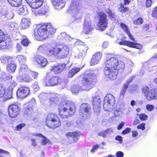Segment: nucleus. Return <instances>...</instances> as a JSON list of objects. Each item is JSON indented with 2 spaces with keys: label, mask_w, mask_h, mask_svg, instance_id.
I'll use <instances>...</instances> for the list:
<instances>
[{
  "label": "nucleus",
  "mask_w": 157,
  "mask_h": 157,
  "mask_svg": "<svg viewBox=\"0 0 157 157\" xmlns=\"http://www.w3.org/2000/svg\"><path fill=\"white\" fill-rule=\"evenodd\" d=\"M122 137L121 136H116L115 137V140H118L119 141L120 144H122L123 142L122 141Z\"/></svg>",
  "instance_id": "0e129e2a"
},
{
  "label": "nucleus",
  "mask_w": 157,
  "mask_h": 157,
  "mask_svg": "<svg viewBox=\"0 0 157 157\" xmlns=\"http://www.w3.org/2000/svg\"><path fill=\"white\" fill-rule=\"evenodd\" d=\"M124 155V153L120 151H118L116 154V155L117 157H123Z\"/></svg>",
  "instance_id": "680f3d73"
},
{
  "label": "nucleus",
  "mask_w": 157,
  "mask_h": 157,
  "mask_svg": "<svg viewBox=\"0 0 157 157\" xmlns=\"http://www.w3.org/2000/svg\"><path fill=\"white\" fill-rule=\"evenodd\" d=\"M99 20L98 24V29L104 31L108 25L107 19L106 14L103 12H100L99 14Z\"/></svg>",
  "instance_id": "9b49d317"
},
{
  "label": "nucleus",
  "mask_w": 157,
  "mask_h": 157,
  "mask_svg": "<svg viewBox=\"0 0 157 157\" xmlns=\"http://www.w3.org/2000/svg\"><path fill=\"white\" fill-rule=\"evenodd\" d=\"M125 124V123L123 121L121 122L118 126L117 127V129L118 130L121 129L123 127Z\"/></svg>",
  "instance_id": "774afa93"
},
{
  "label": "nucleus",
  "mask_w": 157,
  "mask_h": 157,
  "mask_svg": "<svg viewBox=\"0 0 157 157\" xmlns=\"http://www.w3.org/2000/svg\"><path fill=\"white\" fill-rule=\"evenodd\" d=\"M142 91L147 100L151 101L157 99V89H152L150 90L148 86H146L143 88Z\"/></svg>",
  "instance_id": "1a4fd4ad"
},
{
  "label": "nucleus",
  "mask_w": 157,
  "mask_h": 157,
  "mask_svg": "<svg viewBox=\"0 0 157 157\" xmlns=\"http://www.w3.org/2000/svg\"><path fill=\"white\" fill-rule=\"evenodd\" d=\"M81 133L79 132H70L67 133L66 136H70L72 138L74 142H76L78 140V136L80 135Z\"/></svg>",
  "instance_id": "bb28decb"
},
{
  "label": "nucleus",
  "mask_w": 157,
  "mask_h": 157,
  "mask_svg": "<svg viewBox=\"0 0 157 157\" xmlns=\"http://www.w3.org/2000/svg\"><path fill=\"white\" fill-rule=\"evenodd\" d=\"M12 59L11 57L8 56H2L0 59V62L3 64H5L10 61Z\"/></svg>",
  "instance_id": "58836bf2"
},
{
  "label": "nucleus",
  "mask_w": 157,
  "mask_h": 157,
  "mask_svg": "<svg viewBox=\"0 0 157 157\" xmlns=\"http://www.w3.org/2000/svg\"><path fill=\"white\" fill-rule=\"evenodd\" d=\"M79 115L84 119L90 118L91 114V109L89 104L84 103L81 105L79 109Z\"/></svg>",
  "instance_id": "6e6552de"
},
{
  "label": "nucleus",
  "mask_w": 157,
  "mask_h": 157,
  "mask_svg": "<svg viewBox=\"0 0 157 157\" xmlns=\"http://www.w3.org/2000/svg\"><path fill=\"white\" fill-rule=\"evenodd\" d=\"M16 48L17 51L19 52L21 51L22 49V46L21 44L17 43Z\"/></svg>",
  "instance_id": "338daca9"
},
{
  "label": "nucleus",
  "mask_w": 157,
  "mask_h": 157,
  "mask_svg": "<svg viewBox=\"0 0 157 157\" xmlns=\"http://www.w3.org/2000/svg\"><path fill=\"white\" fill-rule=\"evenodd\" d=\"M119 39H117L116 41L117 43H118L120 45H125L129 47H130V44L132 43H131V41L125 40H123L121 41H119Z\"/></svg>",
  "instance_id": "ea45409f"
},
{
  "label": "nucleus",
  "mask_w": 157,
  "mask_h": 157,
  "mask_svg": "<svg viewBox=\"0 0 157 157\" xmlns=\"http://www.w3.org/2000/svg\"><path fill=\"white\" fill-rule=\"evenodd\" d=\"M143 22V20L141 18H139L134 21V24L135 25H140Z\"/></svg>",
  "instance_id": "6e6d98bb"
},
{
  "label": "nucleus",
  "mask_w": 157,
  "mask_h": 157,
  "mask_svg": "<svg viewBox=\"0 0 157 157\" xmlns=\"http://www.w3.org/2000/svg\"><path fill=\"white\" fill-rule=\"evenodd\" d=\"M29 70L26 65L25 64L21 65L19 70V74H21L25 72L26 71L28 72Z\"/></svg>",
  "instance_id": "a19ab883"
},
{
  "label": "nucleus",
  "mask_w": 157,
  "mask_h": 157,
  "mask_svg": "<svg viewBox=\"0 0 157 157\" xmlns=\"http://www.w3.org/2000/svg\"><path fill=\"white\" fill-rule=\"evenodd\" d=\"M32 14L34 16H47L49 14L48 10H31Z\"/></svg>",
  "instance_id": "cd10ccee"
},
{
  "label": "nucleus",
  "mask_w": 157,
  "mask_h": 157,
  "mask_svg": "<svg viewBox=\"0 0 157 157\" xmlns=\"http://www.w3.org/2000/svg\"><path fill=\"white\" fill-rule=\"evenodd\" d=\"M28 73L29 74L31 75L34 79H36L37 78L38 75L37 72L29 70Z\"/></svg>",
  "instance_id": "a18cd8bd"
},
{
  "label": "nucleus",
  "mask_w": 157,
  "mask_h": 157,
  "mask_svg": "<svg viewBox=\"0 0 157 157\" xmlns=\"http://www.w3.org/2000/svg\"><path fill=\"white\" fill-rule=\"evenodd\" d=\"M146 108L148 111H151L154 109V107L152 105L147 104L146 105Z\"/></svg>",
  "instance_id": "052dcab7"
},
{
  "label": "nucleus",
  "mask_w": 157,
  "mask_h": 157,
  "mask_svg": "<svg viewBox=\"0 0 157 157\" xmlns=\"http://www.w3.org/2000/svg\"><path fill=\"white\" fill-rule=\"evenodd\" d=\"M98 135L100 136H102L103 137L105 138L106 137L107 135L105 131L99 132Z\"/></svg>",
  "instance_id": "e2e57ef3"
},
{
  "label": "nucleus",
  "mask_w": 157,
  "mask_h": 157,
  "mask_svg": "<svg viewBox=\"0 0 157 157\" xmlns=\"http://www.w3.org/2000/svg\"><path fill=\"white\" fill-rule=\"evenodd\" d=\"M29 90L28 87L23 86L20 88L17 91V98L22 99L25 98L29 94Z\"/></svg>",
  "instance_id": "4468645a"
},
{
  "label": "nucleus",
  "mask_w": 157,
  "mask_h": 157,
  "mask_svg": "<svg viewBox=\"0 0 157 157\" xmlns=\"http://www.w3.org/2000/svg\"><path fill=\"white\" fill-rule=\"evenodd\" d=\"M4 11L3 13H4V15L7 18L9 19H12L14 16V13L12 10H9V11L6 10H3Z\"/></svg>",
  "instance_id": "e433bc0d"
},
{
  "label": "nucleus",
  "mask_w": 157,
  "mask_h": 157,
  "mask_svg": "<svg viewBox=\"0 0 157 157\" xmlns=\"http://www.w3.org/2000/svg\"><path fill=\"white\" fill-rule=\"evenodd\" d=\"M146 1V5L147 7L151 6L152 5V0H145Z\"/></svg>",
  "instance_id": "69168bd1"
},
{
  "label": "nucleus",
  "mask_w": 157,
  "mask_h": 157,
  "mask_svg": "<svg viewBox=\"0 0 157 157\" xmlns=\"http://www.w3.org/2000/svg\"><path fill=\"white\" fill-rule=\"evenodd\" d=\"M8 78V77L7 76V75L5 72H2L0 74V79L5 80Z\"/></svg>",
  "instance_id": "864d4df0"
},
{
  "label": "nucleus",
  "mask_w": 157,
  "mask_h": 157,
  "mask_svg": "<svg viewBox=\"0 0 157 157\" xmlns=\"http://www.w3.org/2000/svg\"><path fill=\"white\" fill-rule=\"evenodd\" d=\"M122 114V112L121 109H117L114 114V116L116 117L120 116Z\"/></svg>",
  "instance_id": "603ef678"
},
{
  "label": "nucleus",
  "mask_w": 157,
  "mask_h": 157,
  "mask_svg": "<svg viewBox=\"0 0 157 157\" xmlns=\"http://www.w3.org/2000/svg\"><path fill=\"white\" fill-rule=\"evenodd\" d=\"M58 109L60 117L62 118H66L75 113L76 107L74 103L66 100L59 104Z\"/></svg>",
  "instance_id": "20e7f679"
},
{
  "label": "nucleus",
  "mask_w": 157,
  "mask_h": 157,
  "mask_svg": "<svg viewBox=\"0 0 157 157\" xmlns=\"http://www.w3.org/2000/svg\"><path fill=\"white\" fill-rule=\"evenodd\" d=\"M8 111L10 117L11 118H14L19 114L20 109L17 105L13 104L9 106Z\"/></svg>",
  "instance_id": "ddd939ff"
},
{
  "label": "nucleus",
  "mask_w": 157,
  "mask_h": 157,
  "mask_svg": "<svg viewBox=\"0 0 157 157\" xmlns=\"http://www.w3.org/2000/svg\"><path fill=\"white\" fill-rule=\"evenodd\" d=\"M124 2H122L121 4L120 10H128L127 6L131 2V0H123Z\"/></svg>",
  "instance_id": "4c0bfd02"
},
{
  "label": "nucleus",
  "mask_w": 157,
  "mask_h": 157,
  "mask_svg": "<svg viewBox=\"0 0 157 157\" xmlns=\"http://www.w3.org/2000/svg\"><path fill=\"white\" fill-rule=\"evenodd\" d=\"M80 70L79 68L75 67L71 70L68 74L69 78L72 77L78 73Z\"/></svg>",
  "instance_id": "c756f323"
},
{
  "label": "nucleus",
  "mask_w": 157,
  "mask_h": 157,
  "mask_svg": "<svg viewBox=\"0 0 157 157\" xmlns=\"http://www.w3.org/2000/svg\"><path fill=\"white\" fill-rule=\"evenodd\" d=\"M21 79H19V80L22 82L29 83L33 80V79L27 74L25 75L24 77H22Z\"/></svg>",
  "instance_id": "c9c22d12"
},
{
  "label": "nucleus",
  "mask_w": 157,
  "mask_h": 157,
  "mask_svg": "<svg viewBox=\"0 0 157 157\" xmlns=\"http://www.w3.org/2000/svg\"><path fill=\"white\" fill-rule=\"evenodd\" d=\"M47 94L44 92L41 93L39 95V97L40 99V101H42L43 99H45Z\"/></svg>",
  "instance_id": "3c124183"
},
{
  "label": "nucleus",
  "mask_w": 157,
  "mask_h": 157,
  "mask_svg": "<svg viewBox=\"0 0 157 157\" xmlns=\"http://www.w3.org/2000/svg\"><path fill=\"white\" fill-rule=\"evenodd\" d=\"M6 25L11 30H16L17 28L14 24L12 22H7Z\"/></svg>",
  "instance_id": "37998d69"
},
{
  "label": "nucleus",
  "mask_w": 157,
  "mask_h": 157,
  "mask_svg": "<svg viewBox=\"0 0 157 157\" xmlns=\"http://www.w3.org/2000/svg\"><path fill=\"white\" fill-rule=\"evenodd\" d=\"M135 78V76L134 75H133L130 76L127 80V81L125 82L124 85L123 89L120 92V94L121 95L123 96L124 95L125 93L126 92L127 88H128L129 84Z\"/></svg>",
  "instance_id": "a878e982"
},
{
  "label": "nucleus",
  "mask_w": 157,
  "mask_h": 157,
  "mask_svg": "<svg viewBox=\"0 0 157 157\" xmlns=\"http://www.w3.org/2000/svg\"><path fill=\"white\" fill-rule=\"evenodd\" d=\"M28 5L32 9H37L40 7L42 4V2H40V3L37 2H30L29 3H27Z\"/></svg>",
  "instance_id": "72a5a7b5"
},
{
  "label": "nucleus",
  "mask_w": 157,
  "mask_h": 157,
  "mask_svg": "<svg viewBox=\"0 0 157 157\" xmlns=\"http://www.w3.org/2000/svg\"><path fill=\"white\" fill-rule=\"evenodd\" d=\"M16 59L19 61V63L21 65L25 64L26 61V57L22 55H20L17 56Z\"/></svg>",
  "instance_id": "7c9ffc66"
},
{
  "label": "nucleus",
  "mask_w": 157,
  "mask_h": 157,
  "mask_svg": "<svg viewBox=\"0 0 157 157\" xmlns=\"http://www.w3.org/2000/svg\"><path fill=\"white\" fill-rule=\"evenodd\" d=\"M109 13V17L110 19H111L113 21H115V15L112 12V10H108L107 12Z\"/></svg>",
  "instance_id": "09e8293b"
},
{
  "label": "nucleus",
  "mask_w": 157,
  "mask_h": 157,
  "mask_svg": "<svg viewBox=\"0 0 157 157\" xmlns=\"http://www.w3.org/2000/svg\"><path fill=\"white\" fill-rule=\"evenodd\" d=\"M45 121L47 126L52 129L59 127L61 124L59 118L57 115L54 113H49Z\"/></svg>",
  "instance_id": "423d86ee"
},
{
  "label": "nucleus",
  "mask_w": 157,
  "mask_h": 157,
  "mask_svg": "<svg viewBox=\"0 0 157 157\" xmlns=\"http://www.w3.org/2000/svg\"><path fill=\"white\" fill-rule=\"evenodd\" d=\"M96 76L92 73L86 74L84 75L82 81V84H76L71 89L73 93H77L80 90H89L93 86V82Z\"/></svg>",
  "instance_id": "f03ea898"
},
{
  "label": "nucleus",
  "mask_w": 157,
  "mask_h": 157,
  "mask_svg": "<svg viewBox=\"0 0 157 157\" xmlns=\"http://www.w3.org/2000/svg\"><path fill=\"white\" fill-rule=\"evenodd\" d=\"M115 98L113 94H107L104 98L103 108L105 111H112L115 107Z\"/></svg>",
  "instance_id": "0eeeda50"
},
{
  "label": "nucleus",
  "mask_w": 157,
  "mask_h": 157,
  "mask_svg": "<svg viewBox=\"0 0 157 157\" xmlns=\"http://www.w3.org/2000/svg\"><path fill=\"white\" fill-rule=\"evenodd\" d=\"M121 26L125 33L128 35L130 39L133 41V42L131 41L132 43L130 44V47L135 48L139 49H141L142 48V46L141 44L134 42H136V40L130 33L127 26L125 24L122 23H121Z\"/></svg>",
  "instance_id": "9d476101"
},
{
  "label": "nucleus",
  "mask_w": 157,
  "mask_h": 157,
  "mask_svg": "<svg viewBox=\"0 0 157 157\" xmlns=\"http://www.w3.org/2000/svg\"><path fill=\"white\" fill-rule=\"evenodd\" d=\"M30 43L29 40L27 38L26 36H23L21 40V43L24 46H27Z\"/></svg>",
  "instance_id": "79ce46f5"
},
{
  "label": "nucleus",
  "mask_w": 157,
  "mask_h": 157,
  "mask_svg": "<svg viewBox=\"0 0 157 157\" xmlns=\"http://www.w3.org/2000/svg\"><path fill=\"white\" fill-rule=\"evenodd\" d=\"M56 29L51 25L50 23H44L34 31L36 38L38 40H42L48 36L54 34Z\"/></svg>",
  "instance_id": "7ed1b4c3"
},
{
  "label": "nucleus",
  "mask_w": 157,
  "mask_h": 157,
  "mask_svg": "<svg viewBox=\"0 0 157 157\" xmlns=\"http://www.w3.org/2000/svg\"><path fill=\"white\" fill-rule=\"evenodd\" d=\"M13 89V87L12 86H9L8 87L6 91L5 92V98L6 99H10L12 97Z\"/></svg>",
  "instance_id": "c85d7f7f"
},
{
  "label": "nucleus",
  "mask_w": 157,
  "mask_h": 157,
  "mask_svg": "<svg viewBox=\"0 0 157 157\" xmlns=\"http://www.w3.org/2000/svg\"><path fill=\"white\" fill-rule=\"evenodd\" d=\"M9 3L12 6L17 7L21 4L22 0H7Z\"/></svg>",
  "instance_id": "f704fd0d"
},
{
  "label": "nucleus",
  "mask_w": 157,
  "mask_h": 157,
  "mask_svg": "<svg viewBox=\"0 0 157 157\" xmlns=\"http://www.w3.org/2000/svg\"><path fill=\"white\" fill-rule=\"evenodd\" d=\"M53 49L50 52L52 56H53L59 58L66 57L69 53V49L65 45H57L53 46Z\"/></svg>",
  "instance_id": "39448f33"
},
{
  "label": "nucleus",
  "mask_w": 157,
  "mask_h": 157,
  "mask_svg": "<svg viewBox=\"0 0 157 157\" xmlns=\"http://www.w3.org/2000/svg\"><path fill=\"white\" fill-rule=\"evenodd\" d=\"M131 131V129L129 128H126L122 132V133L125 135L127 133H129Z\"/></svg>",
  "instance_id": "4d7b16f0"
},
{
  "label": "nucleus",
  "mask_w": 157,
  "mask_h": 157,
  "mask_svg": "<svg viewBox=\"0 0 157 157\" xmlns=\"http://www.w3.org/2000/svg\"><path fill=\"white\" fill-rule=\"evenodd\" d=\"M67 64L62 63L58 66H54L51 67L50 70L53 71L55 74L61 72L66 67Z\"/></svg>",
  "instance_id": "4be33fe9"
},
{
  "label": "nucleus",
  "mask_w": 157,
  "mask_h": 157,
  "mask_svg": "<svg viewBox=\"0 0 157 157\" xmlns=\"http://www.w3.org/2000/svg\"><path fill=\"white\" fill-rule=\"evenodd\" d=\"M105 67L104 72L105 76L109 79L114 80L118 74V71L121 68H124V65L122 61L119 62L117 59L112 57L105 62Z\"/></svg>",
  "instance_id": "f257e3e1"
},
{
  "label": "nucleus",
  "mask_w": 157,
  "mask_h": 157,
  "mask_svg": "<svg viewBox=\"0 0 157 157\" xmlns=\"http://www.w3.org/2000/svg\"><path fill=\"white\" fill-rule=\"evenodd\" d=\"M62 80L59 77L53 76L48 80V82L46 83V86H55L59 85L62 82Z\"/></svg>",
  "instance_id": "f3484780"
},
{
  "label": "nucleus",
  "mask_w": 157,
  "mask_h": 157,
  "mask_svg": "<svg viewBox=\"0 0 157 157\" xmlns=\"http://www.w3.org/2000/svg\"><path fill=\"white\" fill-rule=\"evenodd\" d=\"M137 115L139 116L140 119L141 121H145L147 119V116L144 113L137 114Z\"/></svg>",
  "instance_id": "49530a36"
},
{
  "label": "nucleus",
  "mask_w": 157,
  "mask_h": 157,
  "mask_svg": "<svg viewBox=\"0 0 157 157\" xmlns=\"http://www.w3.org/2000/svg\"><path fill=\"white\" fill-rule=\"evenodd\" d=\"M16 68V65L13 63L8 64L6 65V70L9 72H14Z\"/></svg>",
  "instance_id": "2f4dec72"
},
{
  "label": "nucleus",
  "mask_w": 157,
  "mask_h": 157,
  "mask_svg": "<svg viewBox=\"0 0 157 157\" xmlns=\"http://www.w3.org/2000/svg\"><path fill=\"white\" fill-rule=\"evenodd\" d=\"M25 125V124L24 123L20 124L16 126V129L17 130H20Z\"/></svg>",
  "instance_id": "13d9d810"
},
{
  "label": "nucleus",
  "mask_w": 157,
  "mask_h": 157,
  "mask_svg": "<svg viewBox=\"0 0 157 157\" xmlns=\"http://www.w3.org/2000/svg\"><path fill=\"white\" fill-rule=\"evenodd\" d=\"M31 24V20L29 18H23L22 19L21 23V27L22 29H25L29 28Z\"/></svg>",
  "instance_id": "5701e85b"
},
{
  "label": "nucleus",
  "mask_w": 157,
  "mask_h": 157,
  "mask_svg": "<svg viewBox=\"0 0 157 157\" xmlns=\"http://www.w3.org/2000/svg\"><path fill=\"white\" fill-rule=\"evenodd\" d=\"M86 53L79 51V52L78 55L75 56V58L76 59H82L84 56L85 55Z\"/></svg>",
  "instance_id": "de8ad7c7"
},
{
  "label": "nucleus",
  "mask_w": 157,
  "mask_h": 157,
  "mask_svg": "<svg viewBox=\"0 0 157 157\" xmlns=\"http://www.w3.org/2000/svg\"><path fill=\"white\" fill-rule=\"evenodd\" d=\"M58 40L63 41H70L73 40V39L70 36L67 34L65 32L62 33L57 37Z\"/></svg>",
  "instance_id": "b1692460"
},
{
  "label": "nucleus",
  "mask_w": 157,
  "mask_h": 157,
  "mask_svg": "<svg viewBox=\"0 0 157 157\" xmlns=\"http://www.w3.org/2000/svg\"><path fill=\"white\" fill-rule=\"evenodd\" d=\"M63 0H51L52 3L55 9L61 10L64 7V4L61 3Z\"/></svg>",
  "instance_id": "393cba45"
},
{
  "label": "nucleus",
  "mask_w": 157,
  "mask_h": 157,
  "mask_svg": "<svg viewBox=\"0 0 157 157\" xmlns=\"http://www.w3.org/2000/svg\"><path fill=\"white\" fill-rule=\"evenodd\" d=\"M34 60L42 67H45L48 63L47 60L45 58L39 55L35 56Z\"/></svg>",
  "instance_id": "6ab92c4d"
},
{
  "label": "nucleus",
  "mask_w": 157,
  "mask_h": 157,
  "mask_svg": "<svg viewBox=\"0 0 157 157\" xmlns=\"http://www.w3.org/2000/svg\"><path fill=\"white\" fill-rule=\"evenodd\" d=\"M36 101L35 99L32 98L28 103L25 104V107L23 109L24 113L25 114L29 116L33 112V107L35 105Z\"/></svg>",
  "instance_id": "f8f14e48"
},
{
  "label": "nucleus",
  "mask_w": 157,
  "mask_h": 157,
  "mask_svg": "<svg viewBox=\"0 0 157 157\" xmlns=\"http://www.w3.org/2000/svg\"><path fill=\"white\" fill-rule=\"evenodd\" d=\"M5 88L0 84V97L2 98L4 97L5 98Z\"/></svg>",
  "instance_id": "c03bdc74"
},
{
  "label": "nucleus",
  "mask_w": 157,
  "mask_h": 157,
  "mask_svg": "<svg viewBox=\"0 0 157 157\" xmlns=\"http://www.w3.org/2000/svg\"><path fill=\"white\" fill-rule=\"evenodd\" d=\"M102 57V54L100 52L96 53L93 56L90 60L91 65H94L98 63Z\"/></svg>",
  "instance_id": "aec40b11"
},
{
  "label": "nucleus",
  "mask_w": 157,
  "mask_h": 157,
  "mask_svg": "<svg viewBox=\"0 0 157 157\" xmlns=\"http://www.w3.org/2000/svg\"><path fill=\"white\" fill-rule=\"evenodd\" d=\"M92 29L90 21L88 18H85L84 22V26L82 33L86 34L89 33Z\"/></svg>",
  "instance_id": "412c9836"
},
{
  "label": "nucleus",
  "mask_w": 157,
  "mask_h": 157,
  "mask_svg": "<svg viewBox=\"0 0 157 157\" xmlns=\"http://www.w3.org/2000/svg\"><path fill=\"white\" fill-rule=\"evenodd\" d=\"M88 49V48L86 45H81L80 47V51L82 52L86 53Z\"/></svg>",
  "instance_id": "8fccbe9b"
},
{
  "label": "nucleus",
  "mask_w": 157,
  "mask_h": 157,
  "mask_svg": "<svg viewBox=\"0 0 157 157\" xmlns=\"http://www.w3.org/2000/svg\"><path fill=\"white\" fill-rule=\"evenodd\" d=\"M17 13L20 15H25L28 14V10H17Z\"/></svg>",
  "instance_id": "5fc2aeb1"
},
{
  "label": "nucleus",
  "mask_w": 157,
  "mask_h": 157,
  "mask_svg": "<svg viewBox=\"0 0 157 157\" xmlns=\"http://www.w3.org/2000/svg\"><path fill=\"white\" fill-rule=\"evenodd\" d=\"M34 136H38L41 138V144L43 145H46L48 142L49 140L44 136L40 133L33 134Z\"/></svg>",
  "instance_id": "473e14b6"
},
{
  "label": "nucleus",
  "mask_w": 157,
  "mask_h": 157,
  "mask_svg": "<svg viewBox=\"0 0 157 157\" xmlns=\"http://www.w3.org/2000/svg\"><path fill=\"white\" fill-rule=\"evenodd\" d=\"M53 46L50 44H45L40 45L38 48L37 51L39 52H43L46 51V54L50 56H52L50 52L53 49Z\"/></svg>",
  "instance_id": "dca6fc26"
},
{
  "label": "nucleus",
  "mask_w": 157,
  "mask_h": 157,
  "mask_svg": "<svg viewBox=\"0 0 157 157\" xmlns=\"http://www.w3.org/2000/svg\"><path fill=\"white\" fill-rule=\"evenodd\" d=\"M101 99L99 96H97L92 98V104L93 110L95 113H99L100 111Z\"/></svg>",
  "instance_id": "2eb2a0df"
},
{
  "label": "nucleus",
  "mask_w": 157,
  "mask_h": 157,
  "mask_svg": "<svg viewBox=\"0 0 157 157\" xmlns=\"http://www.w3.org/2000/svg\"><path fill=\"white\" fill-rule=\"evenodd\" d=\"M145 124L144 123H142L137 126V128L138 129H140L144 130L145 129Z\"/></svg>",
  "instance_id": "bf43d9fd"
},
{
  "label": "nucleus",
  "mask_w": 157,
  "mask_h": 157,
  "mask_svg": "<svg viewBox=\"0 0 157 157\" xmlns=\"http://www.w3.org/2000/svg\"><path fill=\"white\" fill-rule=\"evenodd\" d=\"M6 39L5 35L0 29V49H6L9 47L10 43L7 42Z\"/></svg>",
  "instance_id": "a211bd4d"
}]
</instances>
